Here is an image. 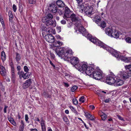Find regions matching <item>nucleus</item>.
<instances>
[{
    "mask_svg": "<svg viewBox=\"0 0 131 131\" xmlns=\"http://www.w3.org/2000/svg\"><path fill=\"white\" fill-rule=\"evenodd\" d=\"M80 9L82 11V12L81 11V12L84 11L85 14L88 15H91L93 12V8L92 6H88L85 7L84 4L81 5Z\"/></svg>",
    "mask_w": 131,
    "mask_h": 131,
    "instance_id": "nucleus-1",
    "label": "nucleus"
},
{
    "mask_svg": "<svg viewBox=\"0 0 131 131\" xmlns=\"http://www.w3.org/2000/svg\"><path fill=\"white\" fill-rule=\"evenodd\" d=\"M93 76L96 80L101 79L103 77L102 72L100 70H97L93 73Z\"/></svg>",
    "mask_w": 131,
    "mask_h": 131,
    "instance_id": "nucleus-2",
    "label": "nucleus"
},
{
    "mask_svg": "<svg viewBox=\"0 0 131 131\" xmlns=\"http://www.w3.org/2000/svg\"><path fill=\"white\" fill-rule=\"evenodd\" d=\"M73 53L71 49H69L66 52H64L62 58L67 61H69L72 58Z\"/></svg>",
    "mask_w": 131,
    "mask_h": 131,
    "instance_id": "nucleus-3",
    "label": "nucleus"
},
{
    "mask_svg": "<svg viewBox=\"0 0 131 131\" xmlns=\"http://www.w3.org/2000/svg\"><path fill=\"white\" fill-rule=\"evenodd\" d=\"M79 65L76 66V68L80 71H85L87 67L86 64L83 63H79Z\"/></svg>",
    "mask_w": 131,
    "mask_h": 131,
    "instance_id": "nucleus-4",
    "label": "nucleus"
},
{
    "mask_svg": "<svg viewBox=\"0 0 131 131\" xmlns=\"http://www.w3.org/2000/svg\"><path fill=\"white\" fill-rule=\"evenodd\" d=\"M71 63L76 68V66H79V59L78 58L76 57H73L72 58H71L70 60Z\"/></svg>",
    "mask_w": 131,
    "mask_h": 131,
    "instance_id": "nucleus-5",
    "label": "nucleus"
},
{
    "mask_svg": "<svg viewBox=\"0 0 131 131\" xmlns=\"http://www.w3.org/2000/svg\"><path fill=\"white\" fill-rule=\"evenodd\" d=\"M18 74L19 75L20 79H21L22 77L24 79H28L29 78L30 75L27 72L25 74L23 71H18Z\"/></svg>",
    "mask_w": 131,
    "mask_h": 131,
    "instance_id": "nucleus-6",
    "label": "nucleus"
},
{
    "mask_svg": "<svg viewBox=\"0 0 131 131\" xmlns=\"http://www.w3.org/2000/svg\"><path fill=\"white\" fill-rule=\"evenodd\" d=\"M45 39L46 41L49 43H53L55 40L54 37L51 34H48L46 35Z\"/></svg>",
    "mask_w": 131,
    "mask_h": 131,
    "instance_id": "nucleus-7",
    "label": "nucleus"
},
{
    "mask_svg": "<svg viewBox=\"0 0 131 131\" xmlns=\"http://www.w3.org/2000/svg\"><path fill=\"white\" fill-rule=\"evenodd\" d=\"M90 40L91 41L99 46H100L102 45V42L96 38L91 37L90 38Z\"/></svg>",
    "mask_w": 131,
    "mask_h": 131,
    "instance_id": "nucleus-8",
    "label": "nucleus"
},
{
    "mask_svg": "<svg viewBox=\"0 0 131 131\" xmlns=\"http://www.w3.org/2000/svg\"><path fill=\"white\" fill-rule=\"evenodd\" d=\"M75 25L77 27L78 30L82 34H84L85 32V29L82 26L80 23H77L75 24Z\"/></svg>",
    "mask_w": 131,
    "mask_h": 131,
    "instance_id": "nucleus-9",
    "label": "nucleus"
},
{
    "mask_svg": "<svg viewBox=\"0 0 131 131\" xmlns=\"http://www.w3.org/2000/svg\"><path fill=\"white\" fill-rule=\"evenodd\" d=\"M115 80L111 77L108 76L106 78V82L110 85H111L115 83Z\"/></svg>",
    "mask_w": 131,
    "mask_h": 131,
    "instance_id": "nucleus-10",
    "label": "nucleus"
},
{
    "mask_svg": "<svg viewBox=\"0 0 131 131\" xmlns=\"http://www.w3.org/2000/svg\"><path fill=\"white\" fill-rule=\"evenodd\" d=\"M54 51L59 57H63L64 53L63 48H57L56 50Z\"/></svg>",
    "mask_w": 131,
    "mask_h": 131,
    "instance_id": "nucleus-11",
    "label": "nucleus"
},
{
    "mask_svg": "<svg viewBox=\"0 0 131 131\" xmlns=\"http://www.w3.org/2000/svg\"><path fill=\"white\" fill-rule=\"evenodd\" d=\"M94 69L91 67H87L85 71V73L87 75H90L94 72H93Z\"/></svg>",
    "mask_w": 131,
    "mask_h": 131,
    "instance_id": "nucleus-12",
    "label": "nucleus"
},
{
    "mask_svg": "<svg viewBox=\"0 0 131 131\" xmlns=\"http://www.w3.org/2000/svg\"><path fill=\"white\" fill-rule=\"evenodd\" d=\"M31 81L30 79L27 80L23 84V87L24 89H26L28 88L31 84Z\"/></svg>",
    "mask_w": 131,
    "mask_h": 131,
    "instance_id": "nucleus-13",
    "label": "nucleus"
},
{
    "mask_svg": "<svg viewBox=\"0 0 131 131\" xmlns=\"http://www.w3.org/2000/svg\"><path fill=\"white\" fill-rule=\"evenodd\" d=\"M53 17L52 14L50 13L48 14L45 17H43L42 19V21L43 22H46V21L49 20H51Z\"/></svg>",
    "mask_w": 131,
    "mask_h": 131,
    "instance_id": "nucleus-14",
    "label": "nucleus"
},
{
    "mask_svg": "<svg viewBox=\"0 0 131 131\" xmlns=\"http://www.w3.org/2000/svg\"><path fill=\"white\" fill-rule=\"evenodd\" d=\"M70 9L67 7H66L63 16L64 18L66 19V18H69L70 17Z\"/></svg>",
    "mask_w": 131,
    "mask_h": 131,
    "instance_id": "nucleus-15",
    "label": "nucleus"
},
{
    "mask_svg": "<svg viewBox=\"0 0 131 131\" xmlns=\"http://www.w3.org/2000/svg\"><path fill=\"white\" fill-rule=\"evenodd\" d=\"M49 9L53 13L57 12V8L56 6L53 4H51L50 5Z\"/></svg>",
    "mask_w": 131,
    "mask_h": 131,
    "instance_id": "nucleus-16",
    "label": "nucleus"
},
{
    "mask_svg": "<svg viewBox=\"0 0 131 131\" xmlns=\"http://www.w3.org/2000/svg\"><path fill=\"white\" fill-rule=\"evenodd\" d=\"M73 21L78 22V23H80L79 21L78 20V18L77 16H76L75 14H72L71 15H70V17Z\"/></svg>",
    "mask_w": 131,
    "mask_h": 131,
    "instance_id": "nucleus-17",
    "label": "nucleus"
},
{
    "mask_svg": "<svg viewBox=\"0 0 131 131\" xmlns=\"http://www.w3.org/2000/svg\"><path fill=\"white\" fill-rule=\"evenodd\" d=\"M111 53L115 57L118 59V60H119L120 59V57L122 56L119 53H118L116 51L113 49L112 50V51Z\"/></svg>",
    "mask_w": 131,
    "mask_h": 131,
    "instance_id": "nucleus-18",
    "label": "nucleus"
},
{
    "mask_svg": "<svg viewBox=\"0 0 131 131\" xmlns=\"http://www.w3.org/2000/svg\"><path fill=\"white\" fill-rule=\"evenodd\" d=\"M113 31L112 29L109 28H107L105 30V33L109 36H111L112 35Z\"/></svg>",
    "mask_w": 131,
    "mask_h": 131,
    "instance_id": "nucleus-19",
    "label": "nucleus"
},
{
    "mask_svg": "<svg viewBox=\"0 0 131 131\" xmlns=\"http://www.w3.org/2000/svg\"><path fill=\"white\" fill-rule=\"evenodd\" d=\"M100 47L106 49L107 51L110 52L111 53L112 51V50H113L111 49V48L107 46L106 45H104L103 43H102V45L100 46Z\"/></svg>",
    "mask_w": 131,
    "mask_h": 131,
    "instance_id": "nucleus-20",
    "label": "nucleus"
},
{
    "mask_svg": "<svg viewBox=\"0 0 131 131\" xmlns=\"http://www.w3.org/2000/svg\"><path fill=\"white\" fill-rule=\"evenodd\" d=\"M85 115L86 117L88 118L91 121H94L95 120V118L93 116L88 113H85Z\"/></svg>",
    "mask_w": 131,
    "mask_h": 131,
    "instance_id": "nucleus-21",
    "label": "nucleus"
},
{
    "mask_svg": "<svg viewBox=\"0 0 131 131\" xmlns=\"http://www.w3.org/2000/svg\"><path fill=\"white\" fill-rule=\"evenodd\" d=\"M12 68V79L13 82L14 83L15 81V77L14 69L12 66H11Z\"/></svg>",
    "mask_w": 131,
    "mask_h": 131,
    "instance_id": "nucleus-22",
    "label": "nucleus"
},
{
    "mask_svg": "<svg viewBox=\"0 0 131 131\" xmlns=\"http://www.w3.org/2000/svg\"><path fill=\"white\" fill-rule=\"evenodd\" d=\"M111 35V37L117 38L119 36V34L117 31L115 30L114 32V31H113L112 33V35Z\"/></svg>",
    "mask_w": 131,
    "mask_h": 131,
    "instance_id": "nucleus-23",
    "label": "nucleus"
},
{
    "mask_svg": "<svg viewBox=\"0 0 131 131\" xmlns=\"http://www.w3.org/2000/svg\"><path fill=\"white\" fill-rule=\"evenodd\" d=\"M57 5L59 7H63L65 5L64 4L61 0H58L56 2Z\"/></svg>",
    "mask_w": 131,
    "mask_h": 131,
    "instance_id": "nucleus-24",
    "label": "nucleus"
},
{
    "mask_svg": "<svg viewBox=\"0 0 131 131\" xmlns=\"http://www.w3.org/2000/svg\"><path fill=\"white\" fill-rule=\"evenodd\" d=\"M115 83L116 84V86H120L123 84V81L121 79H117L115 81Z\"/></svg>",
    "mask_w": 131,
    "mask_h": 131,
    "instance_id": "nucleus-25",
    "label": "nucleus"
},
{
    "mask_svg": "<svg viewBox=\"0 0 131 131\" xmlns=\"http://www.w3.org/2000/svg\"><path fill=\"white\" fill-rule=\"evenodd\" d=\"M121 77L123 79L125 80L128 78L129 75L126 72H123L121 75Z\"/></svg>",
    "mask_w": 131,
    "mask_h": 131,
    "instance_id": "nucleus-26",
    "label": "nucleus"
},
{
    "mask_svg": "<svg viewBox=\"0 0 131 131\" xmlns=\"http://www.w3.org/2000/svg\"><path fill=\"white\" fill-rule=\"evenodd\" d=\"M119 60H121L122 61H123L125 62H128L129 61L130 59L129 58H127L123 56H122L120 57Z\"/></svg>",
    "mask_w": 131,
    "mask_h": 131,
    "instance_id": "nucleus-27",
    "label": "nucleus"
},
{
    "mask_svg": "<svg viewBox=\"0 0 131 131\" xmlns=\"http://www.w3.org/2000/svg\"><path fill=\"white\" fill-rule=\"evenodd\" d=\"M62 43L60 41H56L54 42L53 46L55 47H58L62 45Z\"/></svg>",
    "mask_w": 131,
    "mask_h": 131,
    "instance_id": "nucleus-28",
    "label": "nucleus"
},
{
    "mask_svg": "<svg viewBox=\"0 0 131 131\" xmlns=\"http://www.w3.org/2000/svg\"><path fill=\"white\" fill-rule=\"evenodd\" d=\"M24 128V122L23 121L21 120V125L19 127V131H23Z\"/></svg>",
    "mask_w": 131,
    "mask_h": 131,
    "instance_id": "nucleus-29",
    "label": "nucleus"
},
{
    "mask_svg": "<svg viewBox=\"0 0 131 131\" xmlns=\"http://www.w3.org/2000/svg\"><path fill=\"white\" fill-rule=\"evenodd\" d=\"M46 22H43L44 23L46 24L47 25H52L53 24L54 22L53 21L51 20H49L48 21H46Z\"/></svg>",
    "mask_w": 131,
    "mask_h": 131,
    "instance_id": "nucleus-30",
    "label": "nucleus"
},
{
    "mask_svg": "<svg viewBox=\"0 0 131 131\" xmlns=\"http://www.w3.org/2000/svg\"><path fill=\"white\" fill-rule=\"evenodd\" d=\"M1 59L3 61H4L6 59V55L5 52L3 51L2 52L1 54Z\"/></svg>",
    "mask_w": 131,
    "mask_h": 131,
    "instance_id": "nucleus-31",
    "label": "nucleus"
},
{
    "mask_svg": "<svg viewBox=\"0 0 131 131\" xmlns=\"http://www.w3.org/2000/svg\"><path fill=\"white\" fill-rule=\"evenodd\" d=\"M106 24L104 21L101 22L100 24V26L101 27L104 28L106 26Z\"/></svg>",
    "mask_w": 131,
    "mask_h": 131,
    "instance_id": "nucleus-32",
    "label": "nucleus"
},
{
    "mask_svg": "<svg viewBox=\"0 0 131 131\" xmlns=\"http://www.w3.org/2000/svg\"><path fill=\"white\" fill-rule=\"evenodd\" d=\"M8 15H9V20L10 21L11 20H12V19L13 17V15L12 14V12L10 10H9V11Z\"/></svg>",
    "mask_w": 131,
    "mask_h": 131,
    "instance_id": "nucleus-33",
    "label": "nucleus"
},
{
    "mask_svg": "<svg viewBox=\"0 0 131 131\" xmlns=\"http://www.w3.org/2000/svg\"><path fill=\"white\" fill-rule=\"evenodd\" d=\"M126 42L128 43H131V38L130 37H128L125 39Z\"/></svg>",
    "mask_w": 131,
    "mask_h": 131,
    "instance_id": "nucleus-34",
    "label": "nucleus"
},
{
    "mask_svg": "<svg viewBox=\"0 0 131 131\" xmlns=\"http://www.w3.org/2000/svg\"><path fill=\"white\" fill-rule=\"evenodd\" d=\"M78 88L77 86H74L71 88V91L72 92L74 91Z\"/></svg>",
    "mask_w": 131,
    "mask_h": 131,
    "instance_id": "nucleus-35",
    "label": "nucleus"
},
{
    "mask_svg": "<svg viewBox=\"0 0 131 131\" xmlns=\"http://www.w3.org/2000/svg\"><path fill=\"white\" fill-rule=\"evenodd\" d=\"M0 73L3 76L5 75L6 74V70H2L0 71Z\"/></svg>",
    "mask_w": 131,
    "mask_h": 131,
    "instance_id": "nucleus-36",
    "label": "nucleus"
},
{
    "mask_svg": "<svg viewBox=\"0 0 131 131\" xmlns=\"http://www.w3.org/2000/svg\"><path fill=\"white\" fill-rule=\"evenodd\" d=\"M102 93H103L105 94L106 93V92H105L104 91H100L99 92V93H98L97 94V95L99 96H100V97H102L101 95H102Z\"/></svg>",
    "mask_w": 131,
    "mask_h": 131,
    "instance_id": "nucleus-37",
    "label": "nucleus"
},
{
    "mask_svg": "<svg viewBox=\"0 0 131 131\" xmlns=\"http://www.w3.org/2000/svg\"><path fill=\"white\" fill-rule=\"evenodd\" d=\"M84 97L83 96H81L79 99V101L81 102L82 103H84Z\"/></svg>",
    "mask_w": 131,
    "mask_h": 131,
    "instance_id": "nucleus-38",
    "label": "nucleus"
},
{
    "mask_svg": "<svg viewBox=\"0 0 131 131\" xmlns=\"http://www.w3.org/2000/svg\"><path fill=\"white\" fill-rule=\"evenodd\" d=\"M36 2L35 0H29L28 2L30 4H35Z\"/></svg>",
    "mask_w": 131,
    "mask_h": 131,
    "instance_id": "nucleus-39",
    "label": "nucleus"
},
{
    "mask_svg": "<svg viewBox=\"0 0 131 131\" xmlns=\"http://www.w3.org/2000/svg\"><path fill=\"white\" fill-rule=\"evenodd\" d=\"M47 31L49 33H52L53 32V34H55V32L54 31L53 29H50H50L49 30L48 29V30H47Z\"/></svg>",
    "mask_w": 131,
    "mask_h": 131,
    "instance_id": "nucleus-40",
    "label": "nucleus"
},
{
    "mask_svg": "<svg viewBox=\"0 0 131 131\" xmlns=\"http://www.w3.org/2000/svg\"><path fill=\"white\" fill-rule=\"evenodd\" d=\"M101 117L102 119L103 120H105L106 117V114H104L101 115Z\"/></svg>",
    "mask_w": 131,
    "mask_h": 131,
    "instance_id": "nucleus-41",
    "label": "nucleus"
},
{
    "mask_svg": "<svg viewBox=\"0 0 131 131\" xmlns=\"http://www.w3.org/2000/svg\"><path fill=\"white\" fill-rule=\"evenodd\" d=\"M9 120L10 122L13 125H16V124L15 122L14 121L13 119L12 118L10 119H9Z\"/></svg>",
    "mask_w": 131,
    "mask_h": 131,
    "instance_id": "nucleus-42",
    "label": "nucleus"
},
{
    "mask_svg": "<svg viewBox=\"0 0 131 131\" xmlns=\"http://www.w3.org/2000/svg\"><path fill=\"white\" fill-rule=\"evenodd\" d=\"M73 103L75 105H77L78 104V101L75 98L73 99Z\"/></svg>",
    "mask_w": 131,
    "mask_h": 131,
    "instance_id": "nucleus-43",
    "label": "nucleus"
},
{
    "mask_svg": "<svg viewBox=\"0 0 131 131\" xmlns=\"http://www.w3.org/2000/svg\"><path fill=\"white\" fill-rule=\"evenodd\" d=\"M40 123L41 126H45V122L42 119H41Z\"/></svg>",
    "mask_w": 131,
    "mask_h": 131,
    "instance_id": "nucleus-44",
    "label": "nucleus"
},
{
    "mask_svg": "<svg viewBox=\"0 0 131 131\" xmlns=\"http://www.w3.org/2000/svg\"><path fill=\"white\" fill-rule=\"evenodd\" d=\"M24 71L26 72H28V71L29 69L28 67L26 66H25L24 67Z\"/></svg>",
    "mask_w": 131,
    "mask_h": 131,
    "instance_id": "nucleus-45",
    "label": "nucleus"
},
{
    "mask_svg": "<svg viewBox=\"0 0 131 131\" xmlns=\"http://www.w3.org/2000/svg\"><path fill=\"white\" fill-rule=\"evenodd\" d=\"M126 68H127L129 70L131 71V64L128 66H126Z\"/></svg>",
    "mask_w": 131,
    "mask_h": 131,
    "instance_id": "nucleus-46",
    "label": "nucleus"
},
{
    "mask_svg": "<svg viewBox=\"0 0 131 131\" xmlns=\"http://www.w3.org/2000/svg\"><path fill=\"white\" fill-rule=\"evenodd\" d=\"M13 8L14 11L15 12L16 9V7L15 5L14 4L13 5Z\"/></svg>",
    "mask_w": 131,
    "mask_h": 131,
    "instance_id": "nucleus-47",
    "label": "nucleus"
},
{
    "mask_svg": "<svg viewBox=\"0 0 131 131\" xmlns=\"http://www.w3.org/2000/svg\"><path fill=\"white\" fill-rule=\"evenodd\" d=\"M57 30L59 32L61 31V27H57Z\"/></svg>",
    "mask_w": 131,
    "mask_h": 131,
    "instance_id": "nucleus-48",
    "label": "nucleus"
},
{
    "mask_svg": "<svg viewBox=\"0 0 131 131\" xmlns=\"http://www.w3.org/2000/svg\"><path fill=\"white\" fill-rule=\"evenodd\" d=\"M63 121L65 122H68V119L66 117H63Z\"/></svg>",
    "mask_w": 131,
    "mask_h": 131,
    "instance_id": "nucleus-49",
    "label": "nucleus"
},
{
    "mask_svg": "<svg viewBox=\"0 0 131 131\" xmlns=\"http://www.w3.org/2000/svg\"><path fill=\"white\" fill-rule=\"evenodd\" d=\"M28 119L29 118L28 117V115L27 114L25 115V121L26 122H27L28 120Z\"/></svg>",
    "mask_w": 131,
    "mask_h": 131,
    "instance_id": "nucleus-50",
    "label": "nucleus"
},
{
    "mask_svg": "<svg viewBox=\"0 0 131 131\" xmlns=\"http://www.w3.org/2000/svg\"><path fill=\"white\" fill-rule=\"evenodd\" d=\"M50 57L51 58L54 59L55 57L54 54L52 53H50Z\"/></svg>",
    "mask_w": 131,
    "mask_h": 131,
    "instance_id": "nucleus-51",
    "label": "nucleus"
},
{
    "mask_svg": "<svg viewBox=\"0 0 131 131\" xmlns=\"http://www.w3.org/2000/svg\"><path fill=\"white\" fill-rule=\"evenodd\" d=\"M0 21L1 22V23L2 24L3 29H5V24H4V23L3 20V21Z\"/></svg>",
    "mask_w": 131,
    "mask_h": 131,
    "instance_id": "nucleus-52",
    "label": "nucleus"
},
{
    "mask_svg": "<svg viewBox=\"0 0 131 131\" xmlns=\"http://www.w3.org/2000/svg\"><path fill=\"white\" fill-rule=\"evenodd\" d=\"M0 21L1 22V23L2 24L3 29H5V24H4V23L3 20V21Z\"/></svg>",
    "mask_w": 131,
    "mask_h": 131,
    "instance_id": "nucleus-53",
    "label": "nucleus"
},
{
    "mask_svg": "<svg viewBox=\"0 0 131 131\" xmlns=\"http://www.w3.org/2000/svg\"><path fill=\"white\" fill-rule=\"evenodd\" d=\"M0 69L2 70H5V69L4 67L1 64H0Z\"/></svg>",
    "mask_w": 131,
    "mask_h": 131,
    "instance_id": "nucleus-54",
    "label": "nucleus"
},
{
    "mask_svg": "<svg viewBox=\"0 0 131 131\" xmlns=\"http://www.w3.org/2000/svg\"><path fill=\"white\" fill-rule=\"evenodd\" d=\"M42 131H46V129L45 126H41Z\"/></svg>",
    "mask_w": 131,
    "mask_h": 131,
    "instance_id": "nucleus-55",
    "label": "nucleus"
},
{
    "mask_svg": "<svg viewBox=\"0 0 131 131\" xmlns=\"http://www.w3.org/2000/svg\"><path fill=\"white\" fill-rule=\"evenodd\" d=\"M61 24L64 25L66 24V21L65 20H63L61 21Z\"/></svg>",
    "mask_w": 131,
    "mask_h": 131,
    "instance_id": "nucleus-56",
    "label": "nucleus"
},
{
    "mask_svg": "<svg viewBox=\"0 0 131 131\" xmlns=\"http://www.w3.org/2000/svg\"><path fill=\"white\" fill-rule=\"evenodd\" d=\"M49 62L50 63V64L54 68H55V66L52 63L51 61L49 59Z\"/></svg>",
    "mask_w": 131,
    "mask_h": 131,
    "instance_id": "nucleus-57",
    "label": "nucleus"
},
{
    "mask_svg": "<svg viewBox=\"0 0 131 131\" xmlns=\"http://www.w3.org/2000/svg\"><path fill=\"white\" fill-rule=\"evenodd\" d=\"M20 58V57L19 55L17 53V60H19Z\"/></svg>",
    "mask_w": 131,
    "mask_h": 131,
    "instance_id": "nucleus-58",
    "label": "nucleus"
},
{
    "mask_svg": "<svg viewBox=\"0 0 131 131\" xmlns=\"http://www.w3.org/2000/svg\"><path fill=\"white\" fill-rule=\"evenodd\" d=\"M7 106H5L4 109V113H5L6 112V109L7 108Z\"/></svg>",
    "mask_w": 131,
    "mask_h": 131,
    "instance_id": "nucleus-59",
    "label": "nucleus"
},
{
    "mask_svg": "<svg viewBox=\"0 0 131 131\" xmlns=\"http://www.w3.org/2000/svg\"><path fill=\"white\" fill-rule=\"evenodd\" d=\"M30 131H38V130L36 128H30Z\"/></svg>",
    "mask_w": 131,
    "mask_h": 131,
    "instance_id": "nucleus-60",
    "label": "nucleus"
},
{
    "mask_svg": "<svg viewBox=\"0 0 131 131\" xmlns=\"http://www.w3.org/2000/svg\"><path fill=\"white\" fill-rule=\"evenodd\" d=\"M69 107L72 111H74V110L75 109L74 108V107L72 106H70Z\"/></svg>",
    "mask_w": 131,
    "mask_h": 131,
    "instance_id": "nucleus-61",
    "label": "nucleus"
},
{
    "mask_svg": "<svg viewBox=\"0 0 131 131\" xmlns=\"http://www.w3.org/2000/svg\"><path fill=\"white\" fill-rule=\"evenodd\" d=\"M89 107L92 110H93L95 108V107L93 105H90L89 106Z\"/></svg>",
    "mask_w": 131,
    "mask_h": 131,
    "instance_id": "nucleus-62",
    "label": "nucleus"
},
{
    "mask_svg": "<svg viewBox=\"0 0 131 131\" xmlns=\"http://www.w3.org/2000/svg\"><path fill=\"white\" fill-rule=\"evenodd\" d=\"M101 21L100 19V18H98L96 20L95 22L96 23H97L98 22H100Z\"/></svg>",
    "mask_w": 131,
    "mask_h": 131,
    "instance_id": "nucleus-63",
    "label": "nucleus"
},
{
    "mask_svg": "<svg viewBox=\"0 0 131 131\" xmlns=\"http://www.w3.org/2000/svg\"><path fill=\"white\" fill-rule=\"evenodd\" d=\"M64 83L65 86L66 87H68L69 86V85L68 83Z\"/></svg>",
    "mask_w": 131,
    "mask_h": 131,
    "instance_id": "nucleus-64",
    "label": "nucleus"
}]
</instances>
